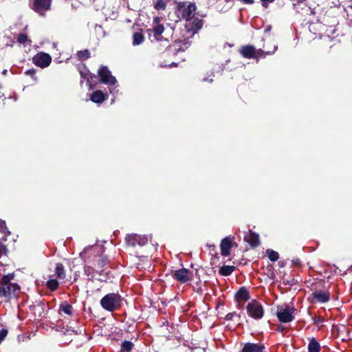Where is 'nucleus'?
Instances as JSON below:
<instances>
[{
    "mask_svg": "<svg viewBox=\"0 0 352 352\" xmlns=\"http://www.w3.org/2000/svg\"><path fill=\"white\" fill-rule=\"evenodd\" d=\"M59 311H63L67 315H72L73 307L72 305L69 304L67 301L62 302L60 305Z\"/></svg>",
    "mask_w": 352,
    "mask_h": 352,
    "instance_id": "obj_28",
    "label": "nucleus"
},
{
    "mask_svg": "<svg viewBox=\"0 0 352 352\" xmlns=\"http://www.w3.org/2000/svg\"><path fill=\"white\" fill-rule=\"evenodd\" d=\"M318 284H320V283H314V284H313V286H314V287H315V288H314L315 289H317V285H318Z\"/></svg>",
    "mask_w": 352,
    "mask_h": 352,
    "instance_id": "obj_52",
    "label": "nucleus"
},
{
    "mask_svg": "<svg viewBox=\"0 0 352 352\" xmlns=\"http://www.w3.org/2000/svg\"><path fill=\"white\" fill-rule=\"evenodd\" d=\"M173 277L175 280L184 284L192 279L193 273L189 270L182 267L179 270H175L173 272Z\"/></svg>",
    "mask_w": 352,
    "mask_h": 352,
    "instance_id": "obj_8",
    "label": "nucleus"
},
{
    "mask_svg": "<svg viewBox=\"0 0 352 352\" xmlns=\"http://www.w3.org/2000/svg\"><path fill=\"white\" fill-rule=\"evenodd\" d=\"M55 273L57 278L59 279L65 280L66 278L65 270L64 265L62 263H58L56 264Z\"/></svg>",
    "mask_w": 352,
    "mask_h": 352,
    "instance_id": "obj_25",
    "label": "nucleus"
},
{
    "mask_svg": "<svg viewBox=\"0 0 352 352\" xmlns=\"http://www.w3.org/2000/svg\"><path fill=\"white\" fill-rule=\"evenodd\" d=\"M78 70L81 78L80 82V85H82L83 80H85L87 82V85L90 86L91 84V80L94 78V75L90 72L85 65H82V66L78 65Z\"/></svg>",
    "mask_w": 352,
    "mask_h": 352,
    "instance_id": "obj_13",
    "label": "nucleus"
},
{
    "mask_svg": "<svg viewBox=\"0 0 352 352\" xmlns=\"http://www.w3.org/2000/svg\"><path fill=\"white\" fill-rule=\"evenodd\" d=\"M203 20L199 18L193 19L189 24V29L194 33L197 32L203 26Z\"/></svg>",
    "mask_w": 352,
    "mask_h": 352,
    "instance_id": "obj_22",
    "label": "nucleus"
},
{
    "mask_svg": "<svg viewBox=\"0 0 352 352\" xmlns=\"http://www.w3.org/2000/svg\"><path fill=\"white\" fill-rule=\"evenodd\" d=\"M246 309L248 316L255 320H260L263 317V307L262 305L256 300H252L249 302L247 305Z\"/></svg>",
    "mask_w": 352,
    "mask_h": 352,
    "instance_id": "obj_6",
    "label": "nucleus"
},
{
    "mask_svg": "<svg viewBox=\"0 0 352 352\" xmlns=\"http://www.w3.org/2000/svg\"><path fill=\"white\" fill-rule=\"evenodd\" d=\"M238 316L239 317H240L239 315L236 314V312H231V313H228L225 316V320H232L234 318V316Z\"/></svg>",
    "mask_w": 352,
    "mask_h": 352,
    "instance_id": "obj_41",
    "label": "nucleus"
},
{
    "mask_svg": "<svg viewBox=\"0 0 352 352\" xmlns=\"http://www.w3.org/2000/svg\"><path fill=\"white\" fill-rule=\"evenodd\" d=\"M239 53L245 58H254L256 56V48L250 45H244L240 48Z\"/></svg>",
    "mask_w": 352,
    "mask_h": 352,
    "instance_id": "obj_16",
    "label": "nucleus"
},
{
    "mask_svg": "<svg viewBox=\"0 0 352 352\" xmlns=\"http://www.w3.org/2000/svg\"><path fill=\"white\" fill-rule=\"evenodd\" d=\"M313 302L325 303L330 300V293L329 292L314 291L311 294Z\"/></svg>",
    "mask_w": 352,
    "mask_h": 352,
    "instance_id": "obj_14",
    "label": "nucleus"
},
{
    "mask_svg": "<svg viewBox=\"0 0 352 352\" xmlns=\"http://www.w3.org/2000/svg\"><path fill=\"white\" fill-rule=\"evenodd\" d=\"M25 74L26 75L30 76L34 80H37V78L35 76L36 69H28L25 72Z\"/></svg>",
    "mask_w": 352,
    "mask_h": 352,
    "instance_id": "obj_39",
    "label": "nucleus"
},
{
    "mask_svg": "<svg viewBox=\"0 0 352 352\" xmlns=\"http://www.w3.org/2000/svg\"><path fill=\"white\" fill-rule=\"evenodd\" d=\"M52 62V57L47 53H39L34 56L33 63L42 68L48 67Z\"/></svg>",
    "mask_w": 352,
    "mask_h": 352,
    "instance_id": "obj_11",
    "label": "nucleus"
},
{
    "mask_svg": "<svg viewBox=\"0 0 352 352\" xmlns=\"http://www.w3.org/2000/svg\"><path fill=\"white\" fill-rule=\"evenodd\" d=\"M109 263V258L107 256H101L98 258L97 261V265L96 267L98 268V270L96 271L97 273L100 276H102L104 274V268Z\"/></svg>",
    "mask_w": 352,
    "mask_h": 352,
    "instance_id": "obj_21",
    "label": "nucleus"
},
{
    "mask_svg": "<svg viewBox=\"0 0 352 352\" xmlns=\"http://www.w3.org/2000/svg\"><path fill=\"white\" fill-rule=\"evenodd\" d=\"M93 271L94 269L90 266H85L84 268L85 274L87 276H89Z\"/></svg>",
    "mask_w": 352,
    "mask_h": 352,
    "instance_id": "obj_43",
    "label": "nucleus"
},
{
    "mask_svg": "<svg viewBox=\"0 0 352 352\" xmlns=\"http://www.w3.org/2000/svg\"><path fill=\"white\" fill-rule=\"evenodd\" d=\"M244 241L248 243L252 248H256L260 245L258 234L250 230L244 236Z\"/></svg>",
    "mask_w": 352,
    "mask_h": 352,
    "instance_id": "obj_15",
    "label": "nucleus"
},
{
    "mask_svg": "<svg viewBox=\"0 0 352 352\" xmlns=\"http://www.w3.org/2000/svg\"><path fill=\"white\" fill-rule=\"evenodd\" d=\"M50 7L49 0H34L33 3V9L38 13H42L48 10Z\"/></svg>",
    "mask_w": 352,
    "mask_h": 352,
    "instance_id": "obj_17",
    "label": "nucleus"
},
{
    "mask_svg": "<svg viewBox=\"0 0 352 352\" xmlns=\"http://www.w3.org/2000/svg\"><path fill=\"white\" fill-rule=\"evenodd\" d=\"M235 299L237 302L248 300L250 299V292L245 287H241L235 294Z\"/></svg>",
    "mask_w": 352,
    "mask_h": 352,
    "instance_id": "obj_20",
    "label": "nucleus"
},
{
    "mask_svg": "<svg viewBox=\"0 0 352 352\" xmlns=\"http://www.w3.org/2000/svg\"><path fill=\"white\" fill-rule=\"evenodd\" d=\"M278 46L274 45L272 51H264L261 49L256 50V56L254 58L256 59V61H258L260 58H265L267 55H271L274 54Z\"/></svg>",
    "mask_w": 352,
    "mask_h": 352,
    "instance_id": "obj_26",
    "label": "nucleus"
},
{
    "mask_svg": "<svg viewBox=\"0 0 352 352\" xmlns=\"http://www.w3.org/2000/svg\"><path fill=\"white\" fill-rule=\"evenodd\" d=\"M144 35L140 32H135L133 35V45H138L144 41Z\"/></svg>",
    "mask_w": 352,
    "mask_h": 352,
    "instance_id": "obj_33",
    "label": "nucleus"
},
{
    "mask_svg": "<svg viewBox=\"0 0 352 352\" xmlns=\"http://www.w3.org/2000/svg\"><path fill=\"white\" fill-rule=\"evenodd\" d=\"M197 285L198 286V287L197 288L196 292L198 294H201L202 289L201 288V286L199 285V283H197Z\"/></svg>",
    "mask_w": 352,
    "mask_h": 352,
    "instance_id": "obj_47",
    "label": "nucleus"
},
{
    "mask_svg": "<svg viewBox=\"0 0 352 352\" xmlns=\"http://www.w3.org/2000/svg\"><path fill=\"white\" fill-rule=\"evenodd\" d=\"M190 45V43L186 40L177 41L172 45L173 48L168 49L166 55L175 56L178 52L186 51L189 47Z\"/></svg>",
    "mask_w": 352,
    "mask_h": 352,
    "instance_id": "obj_10",
    "label": "nucleus"
},
{
    "mask_svg": "<svg viewBox=\"0 0 352 352\" xmlns=\"http://www.w3.org/2000/svg\"><path fill=\"white\" fill-rule=\"evenodd\" d=\"M235 270V267L232 265H223L220 267L219 273L223 276H230Z\"/></svg>",
    "mask_w": 352,
    "mask_h": 352,
    "instance_id": "obj_27",
    "label": "nucleus"
},
{
    "mask_svg": "<svg viewBox=\"0 0 352 352\" xmlns=\"http://www.w3.org/2000/svg\"><path fill=\"white\" fill-rule=\"evenodd\" d=\"M245 4H252L254 0H241Z\"/></svg>",
    "mask_w": 352,
    "mask_h": 352,
    "instance_id": "obj_46",
    "label": "nucleus"
},
{
    "mask_svg": "<svg viewBox=\"0 0 352 352\" xmlns=\"http://www.w3.org/2000/svg\"><path fill=\"white\" fill-rule=\"evenodd\" d=\"M122 297L116 293H109L100 300L101 307L106 311L113 312L122 306Z\"/></svg>",
    "mask_w": 352,
    "mask_h": 352,
    "instance_id": "obj_2",
    "label": "nucleus"
},
{
    "mask_svg": "<svg viewBox=\"0 0 352 352\" xmlns=\"http://www.w3.org/2000/svg\"><path fill=\"white\" fill-rule=\"evenodd\" d=\"M59 283L56 279H50L46 283V287L52 292L56 291L58 288Z\"/></svg>",
    "mask_w": 352,
    "mask_h": 352,
    "instance_id": "obj_32",
    "label": "nucleus"
},
{
    "mask_svg": "<svg viewBox=\"0 0 352 352\" xmlns=\"http://www.w3.org/2000/svg\"><path fill=\"white\" fill-rule=\"evenodd\" d=\"M14 276H15L14 273H9L6 275H3V277L1 278V280L3 281V284L12 283L11 281L14 280Z\"/></svg>",
    "mask_w": 352,
    "mask_h": 352,
    "instance_id": "obj_36",
    "label": "nucleus"
},
{
    "mask_svg": "<svg viewBox=\"0 0 352 352\" xmlns=\"http://www.w3.org/2000/svg\"><path fill=\"white\" fill-rule=\"evenodd\" d=\"M261 2H262V5H263V6H264V7H267V3H272V2H273L274 0H261Z\"/></svg>",
    "mask_w": 352,
    "mask_h": 352,
    "instance_id": "obj_45",
    "label": "nucleus"
},
{
    "mask_svg": "<svg viewBox=\"0 0 352 352\" xmlns=\"http://www.w3.org/2000/svg\"><path fill=\"white\" fill-rule=\"evenodd\" d=\"M349 270L352 272V265L350 267Z\"/></svg>",
    "mask_w": 352,
    "mask_h": 352,
    "instance_id": "obj_55",
    "label": "nucleus"
},
{
    "mask_svg": "<svg viewBox=\"0 0 352 352\" xmlns=\"http://www.w3.org/2000/svg\"><path fill=\"white\" fill-rule=\"evenodd\" d=\"M234 236H226L223 239L220 243L221 254L223 257H227L230 254V250L234 245L236 244L234 242Z\"/></svg>",
    "mask_w": 352,
    "mask_h": 352,
    "instance_id": "obj_9",
    "label": "nucleus"
},
{
    "mask_svg": "<svg viewBox=\"0 0 352 352\" xmlns=\"http://www.w3.org/2000/svg\"><path fill=\"white\" fill-rule=\"evenodd\" d=\"M266 254H267L269 259L272 262H275V261H278L279 258L278 253L272 249H267L266 250Z\"/></svg>",
    "mask_w": 352,
    "mask_h": 352,
    "instance_id": "obj_34",
    "label": "nucleus"
},
{
    "mask_svg": "<svg viewBox=\"0 0 352 352\" xmlns=\"http://www.w3.org/2000/svg\"><path fill=\"white\" fill-rule=\"evenodd\" d=\"M140 240L141 236L135 234H128L125 238L126 245L131 247H135L136 245H144L145 241L140 242Z\"/></svg>",
    "mask_w": 352,
    "mask_h": 352,
    "instance_id": "obj_19",
    "label": "nucleus"
},
{
    "mask_svg": "<svg viewBox=\"0 0 352 352\" xmlns=\"http://www.w3.org/2000/svg\"><path fill=\"white\" fill-rule=\"evenodd\" d=\"M21 288L17 283H6L0 280V298L12 299L17 296Z\"/></svg>",
    "mask_w": 352,
    "mask_h": 352,
    "instance_id": "obj_4",
    "label": "nucleus"
},
{
    "mask_svg": "<svg viewBox=\"0 0 352 352\" xmlns=\"http://www.w3.org/2000/svg\"><path fill=\"white\" fill-rule=\"evenodd\" d=\"M98 76L101 83L114 85L117 82L116 77L112 76L107 66H100L98 70Z\"/></svg>",
    "mask_w": 352,
    "mask_h": 352,
    "instance_id": "obj_7",
    "label": "nucleus"
},
{
    "mask_svg": "<svg viewBox=\"0 0 352 352\" xmlns=\"http://www.w3.org/2000/svg\"><path fill=\"white\" fill-rule=\"evenodd\" d=\"M239 352H267L264 343L247 342Z\"/></svg>",
    "mask_w": 352,
    "mask_h": 352,
    "instance_id": "obj_12",
    "label": "nucleus"
},
{
    "mask_svg": "<svg viewBox=\"0 0 352 352\" xmlns=\"http://www.w3.org/2000/svg\"><path fill=\"white\" fill-rule=\"evenodd\" d=\"M6 73H7V70L6 69L3 70V74H6Z\"/></svg>",
    "mask_w": 352,
    "mask_h": 352,
    "instance_id": "obj_54",
    "label": "nucleus"
},
{
    "mask_svg": "<svg viewBox=\"0 0 352 352\" xmlns=\"http://www.w3.org/2000/svg\"><path fill=\"white\" fill-rule=\"evenodd\" d=\"M134 344L129 340H124L121 344V352H131L133 349Z\"/></svg>",
    "mask_w": 352,
    "mask_h": 352,
    "instance_id": "obj_31",
    "label": "nucleus"
},
{
    "mask_svg": "<svg viewBox=\"0 0 352 352\" xmlns=\"http://www.w3.org/2000/svg\"><path fill=\"white\" fill-rule=\"evenodd\" d=\"M166 323H168V320H166L164 322H162V324L161 325V327H163V325H164Z\"/></svg>",
    "mask_w": 352,
    "mask_h": 352,
    "instance_id": "obj_53",
    "label": "nucleus"
},
{
    "mask_svg": "<svg viewBox=\"0 0 352 352\" xmlns=\"http://www.w3.org/2000/svg\"><path fill=\"white\" fill-rule=\"evenodd\" d=\"M16 39L17 42L20 44H25L28 41V36L25 34H19Z\"/></svg>",
    "mask_w": 352,
    "mask_h": 352,
    "instance_id": "obj_37",
    "label": "nucleus"
},
{
    "mask_svg": "<svg viewBox=\"0 0 352 352\" xmlns=\"http://www.w3.org/2000/svg\"><path fill=\"white\" fill-rule=\"evenodd\" d=\"M307 349L308 352H320L321 346L317 340L313 337L309 340Z\"/></svg>",
    "mask_w": 352,
    "mask_h": 352,
    "instance_id": "obj_24",
    "label": "nucleus"
},
{
    "mask_svg": "<svg viewBox=\"0 0 352 352\" xmlns=\"http://www.w3.org/2000/svg\"><path fill=\"white\" fill-rule=\"evenodd\" d=\"M314 324H318L319 323H321L323 322V318L321 316L314 317L313 318Z\"/></svg>",
    "mask_w": 352,
    "mask_h": 352,
    "instance_id": "obj_42",
    "label": "nucleus"
},
{
    "mask_svg": "<svg viewBox=\"0 0 352 352\" xmlns=\"http://www.w3.org/2000/svg\"><path fill=\"white\" fill-rule=\"evenodd\" d=\"M284 329V327L283 326H278V331H283Z\"/></svg>",
    "mask_w": 352,
    "mask_h": 352,
    "instance_id": "obj_51",
    "label": "nucleus"
},
{
    "mask_svg": "<svg viewBox=\"0 0 352 352\" xmlns=\"http://www.w3.org/2000/svg\"><path fill=\"white\" fill-rule=\"evenodd\" d=\"M160 18L155 16V48L161 52L158 54L159 65L160 67H177V63L175 61H166L165 57H171V56L166 55V52L170 48H173L170 44V41L168 37H164L162 34L164 31V28L162 25L159 24Z\"/></svg>",
    "mask_w": 352,
    "mask_h": 352,
    "instance_id": "obj_1",
    "label": "nucleus"
},
{
    "mask_svg": "<svg viewBox=\"0 0 352 352\" xmlns=\"http://www.w3.org/2000/svg\"><path fill=\"white\" fill-rule=\"evenodd\" d=\"M296 311L294 307H289L288 305L277 306L276 317L283 323L292 322L294 319V314Z\"/></svg>",
    "mask_w": 352,
    "mask_h": 352,
    "instance_id": "obj_5",
    "label": "nucleus"
},
{
    "mask_svg": "<svg viewBox=\"0 0 352 352\" xmlns=\"http://www.w3.org/2000/svg\"><path fill=\"white\" fill-rule=\"evenodd\" d=\"M168 0H157L155 3V10H164Z\"/></svg>",
    "mask_w": 352,
    "mask_h": 352,
    "instance_id": "obj_35",
    "label": "nucleus"
},
{
    "mask_svg": "<svg viewBox=\"0 0 352 352\" xmlns=\"http://www.w3.org/2000/svg\"><path fill=\"white\" fill-rule=\"evenodd\" d=\"M104 93L100 90L94 91L91 96V100L95 103H102L105 100Z\"/></svg>",
    "mask_w": 352,
    "mask_h": 352,
    "instance_id": "obj_23",
    "label": "nucleus"
},
{
    "mask_svg": "<svg viewBox=\"0 0 352 352\" xmlns=\"http://www.w3.org/2000/svg\"><path fill=\"white\" fill-rule=\"evenodd\" d=\"M292 265L294 266H298L300 265V260L298 258L292 260Z\"/></svg>",
    "mask_w": 352,
    "mask_h": 352,
    "instance_id": "obj_44",
    "label": "nucleus"
},
{
    "mask_svg": "<svg viewBox=\"0 0 352 352\" xmlns=\"http://www.w3.org/2000/svg\"><path fill=\"white\" fill-rule=\"evenodd\" d=\"M30 309L36 316L44 317L46 315L45 304L42 301H39L38 303L30 306Z\"/></svg>",
    "mask_w": 352,
    "mask_h": 352,
    "instance_id": "obj_18",
    "label": "nucleus"
},
{
    "mask_svg": "<svg viewBox=\"0 0 352 352\" xmlns=\"http://www.w3.org/2000/svg\"><path fill=\"white\" fill-rule=\"evenodd\" d=\"M204 81H208V82H210V83L213 82V80H212V78H210V79H208V78H204Z\"/></svg>",
    "mask_w": 352,
    "mask_h": 352,
    "instance_id": "obj_49",
    "label": "nucleus"
},
{
    "mask_svg": "<svg viewBox=\"0 0 352 352\" xmlns=\"http://www.w3.org/2000/svg\"><path fill=\"white\" fill-rule=\"evenodd\" d=\"M197 10V6L195 3L179 2L175 10L176 16L179 19L190 21L194 17V12Z\"/></svg>",
    "mask_w": 352,
    "mask_h": 352,
    "instance_id": "obj_3",
    "label": "nucleus"
},
{
    "mask_svg": "<svg viewBox=\"0 0 352 352\" xmlns=\"http://www.w3.org/2000/svg\"><path fill=\"white\" fill-rule=\"evenodd\" d=\"M0 233L2 234V239L4 241H6L7 236L10 234V232L8 230L6 221L1 219H0Z\"/></svg>",
    "mask_w": 352,
    "mask_h": 352,
    "instance_id": "obj_29",
    "label": "nucleus"
},
{
    "mask_svg": "<svg viewBox=\"0 0 352 352\" xmlns=\"http://www.w3.org/2000/svg\"><path fill=\"white\" fill-rule=\"evenodd\" d=\"M8 333V331L6 329H1L0 330V344L5 340Z\"/></svg>",
    "mask_w": 352,
    "mask_h": 352,
    "instance_id": "obj_38",
    "label": "nucleus"
},
{
    "mask_svg": "<svg viewBox=\"0 0 352 352\" xmlns=\"http://www.w3.org/2000/svg\"><path fill=\"white\" fill-rule=\"evenodd\" d=\"M174 57H175V56H171V57L166 56V57H165V60H166V61L170 60V62H171V61H174Z\"/></svg>",
    "mask_w": 352,
    "mask_h": 352,
    "instance_id": "obj_48",
    "label": "nucleus"
},
{
    "mask_svg": "<svg viewBox=\"0 0 352 352\" xmlns=\"http://www.w3.org/2000/svg\"><path fill=\"white\" fill-rule=\"evenodd\" d=\"M296 282L297 281L295 280L294 278H292L291 280L283 279V284L284 285L293 286L294 285L296 284Z\"/></svg>",
    "mask_w": 352,
    "mask_h": 352,
    "instance_id": "obj_40",
    "label": "nucleus"
},
{
    "mask_svg": "<svg viewBox=\"0 0 352 352\" xmlns=\"http://www.w3.org/2000/svg\"><path fill=\"white\" fill-rule=\"evenodd\" d=\"M145 241V244L147 243V239L144 237H141V240H140V242H144Z\"/></svg>",
    "mask_w": 352,
    "mask_h": 352,
    "instance_id": "obj_50",
    "label": "nucleus"
},
{
    "mask_svg": "<svg viewBox=\"0 0 352 352\" xmlns=\"http://www.w3.org/2000/svg\"><path fill=\"white\" fill-rule=\"evenodd\" d=\"M76 55L78 59L80 61H84L91 57L90 52L87 49L78 51Z\"/></svg>",
    "mask_w": 352,
    "mask_h": 352,
    "instance_id": "obj_30",
    "label": "nucleus"
}]
</instances>
